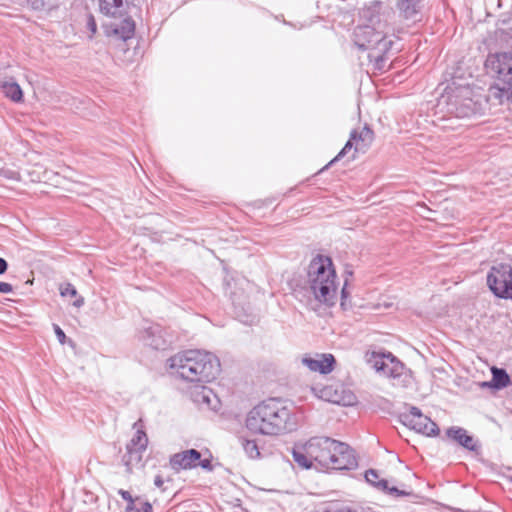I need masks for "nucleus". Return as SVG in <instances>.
Here are the masks:
<instances>
[{
  "mask_svg": "<svg viewBox=\"0 0 512 512\" xmlns=\"http://www.w3.org/2000/svg\"><path fill=\"white\" fill-rule=\"evenodd\" d=\"M292 457L303 469L312 468L314 463L332 470H351L357 466L354 451L348 444L326 436L311 437L304 444L295 446Z\"/></svg>",
  "mask_w": 512,
  "mask_h": 512,
  "instance_id": "1",
  "label": "nucleus"
},
{
  "mask_svg": "<svg viewBox=\"0 0 512 512\" xmlns=\"http://www.w3.org/2000/svg\"><path fill=\"white\" fill-rule=\"evenodd\" d=\"M246 428L253 434L278 436L296 429L293 411L279 398L258 403L247 414Z\"/></svg>",
  "mask_w": 512,
  "mask_h": 512,
  "instance_id": "2",
  "label": "nucleus"
},
{
  "mask_svg": "<svg viewBox=\"0 0 512 512\" xmlns=\"http://www.w3.org/2000/svg\"><path fill=\"white\" fill-rule=\"evenodd\" d=\"M169 366L189 382H211L220 373V361L212 353L201 350H187L169 359Z\"/></svg>",
  "mask_w": 512,
  "mask_h": 512,
  "instance_id": "3",
  "label": "nucleus"
},
{
  "mask_svg": "<svg viewBox=\"0 0 512 512\" xmlns=\"http://www.w3.org/2000/svg\"><path fill=\"white\" fill-rule=\"evenodd\" d=\"M307 284L315 301L332 307L337 300V276L329 256L318 254L309 263Z\"/></svg>",
  "mask_w": 512,
  "mask_h": 512,
  "instance_id": "4",
  "label": "nucleus"
},
{
  "mask_svg": "<svg viewBox=\"0 0 512 512\" xmlns=\"http://www.w3.org/2000/svg\"><path fill=\"white\" fill-rule=\"evenodd\" d=\"M486 66L496 74V83L490 87V95L500 103L512 100V52L489 55Z\"/></svg>",
  "mask_w": 512,
  "mask_h": 512,
  "instance_id": "5",
  "label": "nucleus"
},
{
  "mask_svg": "<svg viewBox=\"0 0 512 512\" xmlns=\"http://www.w3.org/2000/svg\"><path fill=\"white\" fill-rule=\"evenodd\" d=\"M354 43L360 50H369L368 58L375 61V68L384 67V55L391 49L393 41L370 25L358 26L354 30Z\"/></svg>",
  "mask_w": 512,
  "mask_h": 512,
  "instance_id": "6",
  "label": "nucleus"
},
{
  "mask_svg": "<svg viewBox=\"0 0 512 512\" xmlns=\"http://www.w3.org/2000/svg\"><path fill=\"white\" fill-rule=\"evenodd\" d=\"M369 363L377 372H382L393 381V385L407 386L410 382V372L405 365L392 353L372 352Z\"/></svg>",
  "mask_w": 512,
  "mask_h": 512,
  "instance_id": "7",
  "label": "nucleus"
},
{
  "mask_svg": "<svg viewBox=\"0 0 512 512\" xmlns=\"http://www.w3.org/2000/svg\"><path fill=\"white\" fill-rule=\"evenodd\" d=\"M487 284L495 296L512 300V266L505 263L492 266L487 274Z\"/></svg>",
  "mask_w": 512,
  "mask_h": 512,
  "instance_id": "8",
  "label": "nucleus"
},
{
  "mask_svg": "<svg viewBox=\"0 0 512 512\" xmlns=\"http://www.w3.org/2000/svg\"><path fill=\"white\" fill-rule=\"evenodd\" d=\"M399 419L403 425L426 436H437L440 432L437 424L415 406H411L407 412L401 413Z\"/></svg>",
  "mask_w": 512,
  "mask_h": 512,
  "instance_id": "9",
  "label": "nucleus"
},
{
  "mask_svg": "<svg viewBox=\"0 0 512 512\" xmlns=\"http://www.w3.org/2000/svg\"><path fill=\"white\" fill-rule=\"evenodd\" d=\"M201 458V453L196 449H188L170 456L169 464L171 468L179 472L197 467V461Z\"/></svg>",
  "mask_w": 512,
  "mask_h": 512,
  "instance_id": "10",
  "label": "nucleus"
},
{
  "mask_svg": "<svg viewBox=\"0 0 512 512\" xmlns=\"http://www.w3.org/2000/svg\"><path fill=\"white\" fill-rule=\"evenodd\" d=\"M302 362L311 371L328 374L334 368L335 358L332 354H321L319 358H303Z\"/></svg>",
  "mask_w": 512,
  "mask_h": 512,
  "instance_id": "11",
  "label": "nucleus"
},
{
  "mask_svg": "<svg viewBox=\"0 0 512 512\" xmlns=\"http://www.w3.org/2000/svg\"><path fill=\"white\" fill-rule=\"evenodd\" d=\"M396 8L401 18L417 21L423 8V0H397Z\"/></svg>",
  "mask_w": 512,
  "mask_h": 512,
  "instance_id": "12",
  "label": "nucleus"
},
{
  "mask_svg": "<svg viewBox=\"0 0 512 512\" xmlns=\"http://www.w3.org/2000/svg\"><path fill=\"white\" fill-rule=\"evenodd\" d=\"M446 435L451 440L457 442L459 445L469 451H476L478 448L477 442L474 438L467 434V431L461 427H450L446 431Z\"/></svg>",
  "mask_w": 512,
  "mask_h": 512,
  "instance_id": "13",
  "label": "nucleus"
},
{
  "mask_svg": "<svg viewBox=\"0 0 512 512\" xmlns=\"http://www.w3.org/2000/svg\"><path fill=\"white\" fill-rule=\"evenodd\" d=\"M109 28L108 34H113L119 39L126 41L134 36L135 22L131 17H126L119 23H112Z\"/></svg>",
  "mask_w": 512,
  "mask_h": 512,
  "instance_id": "14",
  "label": "nucleus"
},
{
  "mask_svg": "<svg viewBox=\"0 0 512 512\" xmlns=\"http://www.w3.org/2000/svg\"><path fill=\"white\" fill-rule=\"evenodd\" d=\"M100 11L110 17H121L126 12L124 0H100Z\"/></svg>",
  "mask_w": 512,
  "mask_h": 512,
  "instance_id": "15",
  "label": "nucleus"
},
{
  "mask_svg": "<svg viewBox=\"0 0 512 512\" xmlns=\"http://www.w3.org/2000/svg\"><path fill=\"white\" fill-rule=\"evenodd\" d=\"M381 8L382 3L380 1H373L361 10L360 16L367 22V25L375 27L380 22Z\"/></svg>",
  "mask_w": 512,
  "mask_h": 512,
  "instance_id": "16",
  "label": "nucleus"
},
{
  "mask_svg": "<svg viewBox=\"0 0 512 512\" xmlns=\"http://www.w3.org/2000/svg\"><path fill=\"white\" fill-rule=\"evenodd\" d=\"M136 430L132 439L127 443L126 446L146 450L148 445V437L144 431V425L141 419L136 421L133 425Z\"/></svg>",
  "mask_w": 512,
  "mask_h": 512,
  "instance_id": "17",
  "label": "nucleus"
},
{
  "mask_svg": "<svg viewBox=\"0 0 512 512\" xmlns=\"http://www.w3.org/2000/svg\"><path fill=\"white\" fill-rule=\"evenodd\" d=\"M491 372L492 380L490 382H485L483 384L484 386L493 387L495 389H502L510 384V376L505 369L493 367Z\"/></svg>",
  "mask_w": 512,
  "mask_h": 512,
  "instance_id": "18",
  "label": "nucleus"
},
{
  "mask_svg": "<svg viewBox=\"0 0 512 512\" xmlns=\"http://www.w3.org/2000/svg\"><path fill=\"white\" fill-rule=\"evenodd\" d=\"M145 450L126 446V453L122 457V462L128 472L138 465L142 460V454Z\"/></svg>",
  "mask_w": 512,
  "mask_h": 512,
  "instance_id": "19",
  "label": "nucleus"
},
{
  "mask_svg": "<svg viewBox=\"0 0 512 512\" xmlns=\"http://www.w3.org/2000/svg\"><path fill=\"white\" fill-rule=\"evenodd\" d=\"M374 139V132L369 126H364L363 129L358 132V136L355 144L356 152H365L372 144Z\"/></svg>",
  "mask_w": 512,
  "mask_h": 512,
  "instance_id": "20",
  "label": "nucleus"
},
{
  "mask_svg": "<svg viewBox=\"0 0 512 512\" xmlns=\"http://www.w3.org/2000/svg\"><path fill=\"white\" fill-rule=\"evenodd\" d=\"M2 91L5 96L13 102H21L23 100V92L20 85L16 82H4Z\"/></svg>",
  "mask_w": 512,
  "mask_h": 512,
  "instance_id": "21",
  "label": "nucleus"
},
{
  "mask_svg": "<svg viewBox=\"0 0 512 512\" xmlns=\"http://www.w3.org/2000/svg\"><path fill=\"white\" fill-rule=\"evenodd\" d=\"M365 480L371 486L375 487L380 491H386L388 489V482L385 479H380L377 470L369 469L365 472Z\"/></svg>",
  "mask_w": 512,
  "mask_h": 512,
  "instance_id": "22",
  "label": "nucleus"
},
{
  "mask_svg": "<svg viewBox=\"0 0 512 512\" xmlns=\"http://www.w3.org/2000/svg\"><path fill=\"white\" fill-rule=\"evenodd\" d=\"M160 331L161 329L158 326L149 327L146 330L148 336L152 337L151 341L148 342V345L156 350H165L168 347V343L161 336H156Z\"/></svg>",
  "mask_w": 512,
  "mask_h": 512,
  "instance_id": "23",
  "label": "nucleus"
},
{
  "mask_svg": "<svg viewBox=\"0 0 512 512\" xmlns=\"http://www.w3.org/2000/svg\"><path fill=\"white\" fill-rule=\"evenodd\" d=\"M239 441L246 455L251 459H256L260 456L259 447L256 440L239 437Z\"/></svg>",
  "mask_w": 512,
  "mask_h": 512,
  "instance_id": "24",
  "label": "nucleus"
},
{
  "mask_svg": "<svg viewBox=\"0 0 512 512\" xmlns=\"http://www.w3.org/2000/svg\"><path fill=\"white\" fill-rule=\"evenodd\" d=\"M357 136H358V131L357 130L351 131L350 138L346 142L344 147L341 149V151L322 170L327 169L333 163H335L336 161H338L341 158H343L346 155L347 151L351 150L353 146L355 147Z\"/></svg>",
  "mask_w": 512,
  "mask_h": 512,
  "instance_id": "25",
  "label": "nucleus"
},
{
  "mask_svg": "<svg viewBox=\"0 0 512 512\" xmlns=\"http://www.w3.org/2000/svg\"><path fill=\"white\" fill-rule=\"evenodd\" d=\"M450 111L454 113L456 117L464 118L468 117L473 113L472 100L468 99L467 102L457 106L456 103H450Z\"/></svg>",
  "mask_w": 512,
  "mask_h": 512,
  "instance_id": "26",
  "label": "nucleus"
},
{
  "mask_svg": "<svg viewBox=\"0 0 512 512\" xmlns=\"http://www.w3.org/2000/svg\"><path fill=\"white\" fill-rule=\"evenodd\" d=\"M383 492L387 493L393 497H396V498L407 496V497H410L411 499H413V502H417V500L420 498L417 494L413 493L412 491L401 490L395 486L390 487L389 485H388V489H386V491H383Z\"/></svg>",
  "mask_w": 512,
  "mask_h": 512,
  "instance_id": "27",
  "label": "nucleus"
},
{
  "mask_svg": "<svg viewBox=\"0 0 512 512\" xmlns=\"http://www.w3.org/2000/svg\"><path fill=\"white\" fill-rule=\"evenodd\" d=\"M59 291H60V295L62 297H67V296L77 297L78 296V292H77L75 286L71 283L61 284L59 287Z\"/></svg>",
  "mask_w": 512,
  "mask_h": 512,
  "instance_id": "28",
  "label": "nucleus"
},
{
  "mask_svg": "<svg viewBox=\"0 0 512 512\" xmlns=\"http://www.w3.org/2000/svg\"><path fill=\"white\" fill-rule=\"evenodd\" d=\"M332 387L331 386H328V387H325L323 390H322V395H321V398L329 401V402H333V403H340V398L339 396L337 395V393L335 392L334 395H332Z\"/></svg>",
  "mask_w": 512,
  "mask_h": 512,
  "instance_id": "29",
  "label": "nucleus"
},
{
  "mask_svg": "<svg viewBox=\"0 0 512 512\" xmlns=\"http://www.w3.org/2000/svg\"><path fill=\"white\" fill-rule=\"evenodd\" d=\"M212 395V391L207 389L205 386L201 387V391L197 394V402L206 403L207 405L211 404L210 396Z\"/></svg>",
  "mask_w": 512,
  "mask_h": 512,
  "instance_id": "30",
  "label": "nucleus"
},
{
  "mask_svg": "<svg viewBox=\"0 0 512 512\" xmlns=\"http://www.w3.org/2000/svg\"><path fill=\"white\" fill-rule=\"evenodd\" d=\"M86 28L90 32L89 38H92L97 32V24L92 14L86 15Z\"/></svg>",
  "mask_w": 512,
  "mask_h": 512,
  "instance_id": "31",
  "label": "nucleus"
},
{
  "mask_svg": "<svg viewBox=\"0 0 512 512\" xmlns=\"http://www.w3.org/2000/svg\"><path fill=\"white\" fill-rule=\"evenodd\" d=\"M53 328L59 343L64 344L66 342V335L64 331L57 324H54Z\"/></svg>",
  "mask_w": 512,
  "mask_h": 512,
  "instance_id": "32",
  "label": "nucleus"
},
{
  "mask_svg": "<svg viewBox=\"0 0 512 512\" xmlns=\"http://www.w3.org/2000/svg\"><path fill=\"white\" fill-rule=\"evenodd\" d=\"M137 512H153L152 505L149 502H140L139 506H135Z\"/></svg>",
  "mask_w": 512,
  "mask_h": 512,
  "instance_id": "33",
  "label": "nucleus"
},
{
  "mask_svg": "<svg viewBox=\"0 0 512 512\" xmlns=\"http://www.w3.org/2000/svg\"><path fill=\"white\" fill-rule=\"evenodd\" d=\"M198 466H200L201 468H203L204 470H207V471H212V469H213L210 459H201L200 458V460L197 461V467Z\"/></svg>",
  "mask_w": 512,
  "mask_h": 512,
  "instance_id": "34",
  "label": "nucleus"
},
{
  "mask_svg": "<svg viewBox=\"0 0 512 512\" xmlns=\"http://www.w3.org/2000/svg\"><path fill=\"white\" fill-rule=\"evenodd\" d=\"M347 284H348V280L345 279L344 285L341 290V306L343 308L345 307V301L349 296V292L347 291Z\"/></svg>",
  "mask_w": 512,
  "mask_h": 512,
  "instance_id": "35",
  "label": "nucleus"
},
{
  "mask_svg": "<svg viewBox=\"0 0 512 512\" xmlns=\"http://www.w3.org/2000/svg\"><path fill=\"white\" fill-rule=\"evenodd\" d=\"M33 9H42L46 5V0H27Z\"/></svg>",
  "mask_w": 512,
  "mask_h": 512,
  "instance_id": "36",
  "label": "nucleus"
},
{
  "mask_svg": "<svg viewBox=\"0 0 512 512\" xmlns=\"http://www.w3.org/2000/svg\"><path fill=\"white\" fill-rule=\"evenodd\" d=\"M13 286L7 282H0V293H11Z\"/></svg>",
  "mask_w": 512,
  "mask_h": 512,
  "instance_id": "37",
  "label": "nucleus"
},
{
  "mask_svg": "<svg viewBox=\"0 0 512 512\" xmlns=\"http://www.w3.org/2000/svg\"><path fill=\"white\" fill-rule=\"evenodd\" d=\"M119 493H120L121 497H122L124 500H126V501H128V502H129V503H128V505H133V504H134V501H133V499H132V496H131V494H130L128 491L120 490V492H119Z\"/></svg>",
  "mask_w": 512,
  "mask_h": 512,
  "instance_id": "38",
  "label": "nucleus"
},
{
  "mask_svg": "<svg viewBox=\"0 0 512 512\" xmlns=\"http://www.w3.org/2000/svg\"><path fill=\"white\" fill-rule=\"evenodd\" d=\"M7 269H8L7 261L4 258L0 257V275L6 273Z\"/></svg>",
  "mask_w": 512,
  "mask_h": 512,
  "instance_id": "39",
  "label": "nucleus"
},
{
  "mask_svg": "<svg viewBox=\"0 0 512 512\" xmlns=\"http://www.w3.org/2000/svg\"><path fill=\"white\" fill-rule=\"evenodd\" d=\"M164 484V480L160 475L155 476L154 478V485L158 488H162Z\"/></svg>",
  "mask_w": 512,
  "mask_h": 512,
  "instance_id": "40",
  "label": "nucleus"
},
{
  "mask_svg": "<svg viewBox=\"0 0 512 512\" xmlns=\"http://www.w3.org/2000/svg\"><path fill=\"white\" fill-rule=\"evenodd\" d=\"M324 512H351L349 508L342 507V508H329L325 510Z\"/></svg>",
  "mask_w": 512,
  "mask_h": 512,
  "instance_id": "41",
  "label": "nucleus"
},
{
  "mask_svg": "<svg viewBox=\"0 0 512 512\" xmlns=\"http://www.w3.org/2000/svg\"><path fill=\"white\" fill-rule=\"evenodd\" d=\"M84 305V298L82 296H78L76 300L73 302V306L79 308Z\"/></svg>",
  "mask_w": 512,
  "mask_h": 512,
  "instance_id": "42",
  "label": "nucleus"
},
{
  "mask_svg": "<svg viewBox=\"0 0 512 512\" xmlns=\"http://www.w3.org/2000/svg\"><path fill=\"white\" fill-rule=\"evenodd\" d=\"M125 512H137V510L135 509V505H127Z\"/></svg>",
  "mask_w": 512,
  "mask_h": 512,
  "instance_id": "43",
  "label": "nucleus"
}]
</instances>
